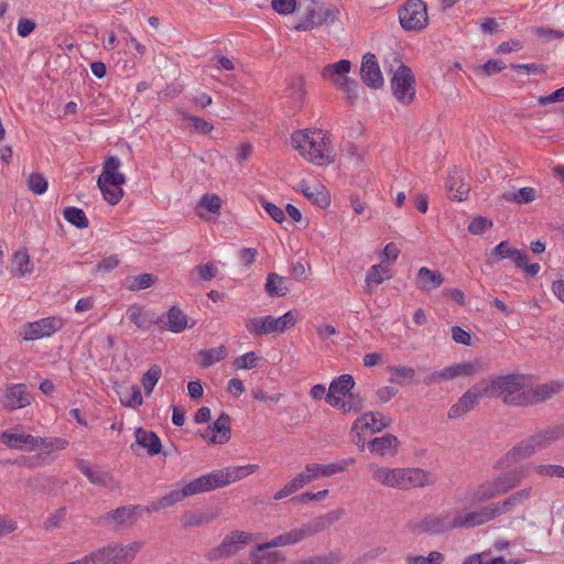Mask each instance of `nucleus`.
Listing matches in <instances>:
<instances>
[{"mask_svg": "<svg viewBox=\"0 0 564 564\" xmlns=\"http://www.w3.org/2000/svg\"><path fill=\"white\" fill-rule=\"evenodd\" d=\"M144 543L134 541L127 545L112 542L86 554V564H131Z\"/></svg>", "mask_w": 564, "mask_h": 564, "instance_id": "39448f33", "label": "nucleus"}, {"mask_svg": "<svg viewBox=\"0 0 564 564\" xmlns=\"http://www.w3.org/2000/svg\"><path fill=\"white\" fill-rule=\"evenodd\" d=\"M540 451H542V448L539 445L538 438L533 434L513 446L512 449L508 452L507 456L510 460L518 462L520 459L529 458Z\"/></svg>", "mask_w": 564, "mask_h": 564, "instance_id": "b1692460", "label": "nucleus"}, {"mask_svg": "<svg viewBox=\"0 0 564 564\" xmlns=\"http://www.w3.org/2000/svg\"><path fill=\"white\" fill-rule=\"evenodd\" d=\"M120 402L128 408L137 409L143 403L141 390L138 386L120 387L117 391Z\"/></svg>", "mask_w": 564, "mask_h": 564, "instance_id": "4c0bfd02", "label": "nucleus"}, {"mask_svg": "<svg viewBox=\"0 0 564 564\" xmlns=\"http://www.w3.org/2000/svg\"><path fill=\"white\" fill-rule=\"evenodd\" d=\"M346 469L345 466L339 464H310L307 465V471H310L312 476V480H316L321 477H329L334 474L341 473Z\"/></svg>", "mask_w": 564, "mask_h": 564, "instance_id": "37998d69", "label": "nucleus"}, {"mask_svg": "<svg viewBox=\"0 0 564 564\" xmlns=\"http://www.w3.org/2000/svg\"><path fill=\"white\" fill-rule=\"evenodd\" d=\"M296 323V318L292 312H286L282 316L273 317L271 315L262 317L249 318L246 322L247 330L256 336H267L273 333H284L292 328Z\"/></svg>", "mask_w": 564, "mask_h": 564, "instance_id": "0eeeda50", "label": "nucleus"}, {"mask_svg": "<svg viewBox=\"0 0 564 564\" xmlns=\"http://www.w3.org/2000/svg\"><path fill=\"white\" fill-rule=\"evenodd\" d=\"M433 482L432 476L420 468H397L395 488L408 490L424 487Z\"/></svg>", "mask_w": 564, "mask_h": 564, "instance_id": "dca6fc26", "label": "nucleus"}, {"mask_svg": "<svg viewBox=\"0 0 564 564\" xmlns=\"http://www.w3.org/2000/svg\"><path fill=\"white\" fill-rule=\"evenodd\" d=\"M516 248L511 247L508 241H501L498 243L490 253V259L488 261H499L502 259L511 258V252H513Z\"/></svg>", "mask_w": 564, "mask_h": 564, "instance_id": "4d7b16f0", "label": "nucleus"}, {"mask_svg": "<svg viewBox=\"0 0 564 564\" xmlns=\"http://www.w3.org/2000/svg\"><path fill=\"white\" fill-rule=\"evenodd\" d=\"M272 9L282 15H288L295 12L297 8L296 0H272Z\"/></svg>", "mask_w": 564, "mask_h": 564, "instance_id": "052dcab7", "label": "nucleus"}, {"mask_svg": "<svg viewBox=\"0 0 564 564\" xmlns=\"http://www.w3.org/2000/svg\"><path fill=\"white\" fill-rule=\"evenodd\" d=\"M393 62L398 64L391 78V87L394 97L402 104H410L415 95L414 76L410 67L399 61L395 53L391 54Z\"/></svg>", "mask_w": 564, "mask_h": 564, "instance_id": "6e6552de", "label": "nucleus"}, {"mask_svg": "<svg viewBox=\"0 0 564 564\" xmlns=\"http://www.w3.org/2000/svg\"><path fill=\"white\" fill-rule=\"evenodd\" d=\"M4 408L9 410H18L25 408L33 401V395L28 391L23 383L10 384L4 390Z\"/></svg>", "mask_w": 564, "mask_h": 564, "instance_id": "a211bd4d", "label": "nucleus"}, {"mask_svg": "<svg viewBox=\"0 0 564 564\" xmlns=\"http://www.w3.org/2000/svg\"><path fill=\"white\" fill-rule=\"evenodd\" d=\"M482 397H488L486 380L475 384L467 392H465L463 397L457 401V403L452 405L448 410V417L456 419L469 412L475 408L478 400Z\"/></svg>", "mask_w": 564, "mask_h": 564, "instance_id": "f8f14e48", "label": "nucleus"}, {"mask_svg": "<svg viewBox=\"0 0 564 564\" xmlns=\"http://www.w3.org/2000/svg\"><path fill=\"white\" fill-rule=\"evenodd\" d=\"M511 260L512 262L520 269L524 270V272L530 276H535L540 270L541 267L539 263H528V254L519 249H516L513 252H511Z\"/></svg>", "mask_w": 564, "mask_h": 564, "instance_id": "a18cd8bd", "label": "nucleus"}, {"mask_svg": "<svg viewBox=\"0 0 564 564\" xmlns=\"http://www.w3.org/2000/svg\"><path fill=\"white\" fill-rule=\"evenodd\" d=\"M184 498L182 490H173L159 499L155 509L169 508L174 503L182 501Z\"/></svg>", "mask_w": 564, "mask_h": 564, "instance_id": "e2e57ef3", "label": "nucleus"}, {"mask_svg": "<svg viewBox=\"0 0 564 564\" xmlns=\"http://www.w3.org/2000/svg\"><path fill=\"white\" fill-rule=\"evenodd\" d=\"M562 101H564V86L560 89H556L555 91L547 96H540L538 98V102L540 106H546L549 104Z\"/></svg>", "mask_w": 564, "mask_h": 564, "instance_id": "338daca9", "label": "nucleus"}, {"mask_svg": "<svg viewBox=\"0 0 564 564\" xmlns=\"http://www.w3.org/2000/svg\"><path fill=\"white\" fill-rule=\"evenodd\" d=\"M223 477L224 476L220 473V469L215 470L210 474L203 475V476L189 481L181 490L185 498L189 497V496L207 492L210 490H215L217 488L225 487Z\"/></svg>", "mask_w": 564, "mask_h": 564, "instance_id": "2eb2a0df", "label": "nucleus"}, {"mask_svg": "<svg viewBox=\"0 0 564 564\" xmlns=\"http://www.w3.org/2000/svg\"><path fill=\"white\" fill-rule=\"evenodd\" d=\"M68 446V441L61 437H40L37 443V449H41L40 458L45 463L50 464L54 460L52 454L55 451H63Z\"/></svg>", "mask_w": 564, "mask_h": 564, "instance_id": "a878e982", "label": "nucleus"}, {"mask_svg": "<svg viewBox=\"0 0 564 564\" xmlns=\"http://www.w3.org/2000/svg\"><path fill=\"white\" fill-rule=\"evenodd\" d=\"M227 356V349L224 345H220L210 349H203L198 352L199 364L203 368H208L216 362L225 359Z\"/></svg>", "mask_w": 564, "mask_h": 564, "instance_id": "a19ab883", "label": "nucleus"}, {"mask_svg": "<svg viewBox=\"0 0 564 564\" xmlns=\"http://www.w3.org/2000/svg\"><path fill=\"white\" fill-rule=\"evenodd\" d=\"M259 469L258 465L249 464L245 466H234L225 469H220L225 486L242 479L243 477L256 473Z\"/></svg>", "mask_w": 564, "mask_h": 564, "instance_id": "e433bc0d", "label": "nucleus"}, {"mask_svg": "<svg viewBox=\"0 0 564 564\" xmlns=\"http://www.w3.org/2000/svg\"><path fill=\"white\" fill-rule=\"evenodd\" d=\"M340 562V558L335 554L330 553L325 556H314L306 561L301 562L300 564H335Z\"/></svg>", "mask_w": 564, "mask_h": 564, "instance_id": "774afa93", "label": "nucleus"}, {"mask_svg": "<svg viewBox=\"0 0 564 564\" xmlns=\"http://www.w3.org/2000/svg\"><path fill=\"white\" fill-rule=\"evenodd\" d=\"M300 191L313 204L325 208L329 205V197L319 186H310L305 181L300 183Z\"/></svg>", "mask_w": 564, "mask_h": 564, "instance_id": "c9c22d12", "label": "nucleus"}, {"mask_svg": "<svg viewBox=\"0 0 564 564\" xmlns=\"http://www.w3.org/2000/svg\"><path fill=\"white\" fill-rule=\"evenodd\" d=\"M354 386L355 380L350 375H341L330 383L328 392L345 397L351 391Z\"/></svg>", "mask_w": 564, "mask_h": 564, "instance_id": "3c124183", "label": "nucleus"}, {"mask_svg": "<svg viewBox=\"0 0 564 564\" xmlns=\"http://www.w3.org/2000/svg\"><path fill=\"white\" fill-rule=\"evenodd\" d=\"M292 144L306 161L324 166L334 163L330 135L319 129L297 130L292 134Z\"/></svg>", "mask_w": 564, "mask_h": 564, "instance_id": "7ed1b4c3", "label": "nucleus"}, {"mask_svg": "<svg viewBox=\"0 0 564 564\" xmlns=\"http://www.w3.org/2000/svg\"><path fill=\"white\" fill-rule=\"evenodd\" d=\"M495 479H489L478 485L471 494V499L476 502L490 500L499 496Z\"/></svg>", "mask_w": 564, "mask_h": 564, "instance_id": "ea45409f", "label": "nucleus"}, {"mask_svg": "<svg viewBox=\"0 0 564 564\" xmlns=\"http://www.w3.org/2000/svg\"><path fill=\"white\" fill-rule=\"evenodd\" d=\"M388 371L392 375L390 381L401 384L403 380H413L415 370L409 366H390Z\"/></svg>", "mask_w": 564, "mask_h": 564, "instance_id": "603ef678", "label": "nucleus"}, {"mask_svg": "<svg viewBox=\"0 0 564 564\" xmlns=\"http://www.w3.org/2000/svg\"><path fill=\"white\" fill-rule=\"evenodd\" d=\"M288 279L278 273H269L265 281V292L270 296H284L290 288L286 285Z\"/></svg>", "mask_w": 564, "mask_h": 564, "instance_id": "58836bf2", "label": "nucleus"}, {"mask_svg": "<svg viewBox=\"0 0 564 564\" xmlns=\"http://www.w3.org/2000/svg\"><path fill=\"white\" fill-rule=\"evenodd\" d=\"M64 218L75 227L85 229L89 226L88 218L83 209L77 207H66L63 212Z\"/></svg>", "mask_w": 564, "mask_h": 564, "instance_id": "de8ad7c7", "label": "nucleus"}, {"mask_svg": "<svg viewBox=\"0 0 564 564\" xmlns=\"http://www.w3.org/2000/svg\"><path fill=\"white\" fill-rule=\"evenodd\" d=\"M258 360H259V358L257 357V355L253 351H249V352L236 358L234 361V366L237 369L249 370V369L257 367Z\"/></svg>", "mask_w": 564, "mask_h": 564, "instance_id": "bf43d9fd", "label": "nucleus"}, {"mask_svg": "<svg viewBox=\"0 0 564 564\" xmlns=\"http://www.w3.org/2000/svg\"><path fill=\"white\" fill-rule=\"evenodd\" d=\"M399 444L398 438L392 434H386L381 437H376L369 443L371 452L386 456L397 449Z\"/></svg>", "mask_w": 564, "mask_h": 564, "instance_id": "72a5a7b5", "label": "nucleus"}, {"mask_svg": "<svg viewBox=\"0 0 564 564\" xmlns=\"http://www.w3.org/2000/svg\"><path fill=\"white\" fill-rule=\"evenodd\" d=\"M134 436L135 444L145 448L150 456H154L161 452L162 444L155 433L145 431L143 429H137Z\"/></svg>", "mask_w": 564, "mask_h": 564, "instance_id": "c756f323", "label": "nucleus"}, {"mask_svg": "<svg viewBox=\"0 0 564 564\" xmlns=\"http://www.w3.org/2000/svg\"><path fill=\"white\" fill-rule=\"evenodd\" d=\"M13 271L19 275H24L32 272L33 265L30 260V256L25 250L17 251L12 260Z\"/></svg>", "mask_w": 564, "mask_h": 564, "instance_id": "09e8293b", "label": "nucleus"}, {"mask_svg": "<svg viewBox=\"0 0 564 564\" xmlns=\"http://www.w3.org/2000/svg\"><path fill=\"white\" fill-rule=\"evenodd\" d=\"M120 165L121 162L117 156H109L105 161L102 172L97 181L105 200L110 205L118 204L123 196L121 186L126 183V176L119 172Z\"/></svg>", "mask_w": 564, "mask_h": 564, "instance_id": "423d86ee", "label": "nucleus"}, {"mask_svg": "<svg viewBox=\"0 0 564 564\" xmlns=\"http://www.w3.org/2000/svg\"><path fill=\"white\" fill-rule=\"evenodd\" d=\"M535 197L536 194L533 187H522L518 192H507L501 195L503 200L517 204H529L533 202Z\"/></svg>", "mask_w": 564, "mask_h": 564, "instance_id": "c03bdc74", "label": "nucleus"}, {"mask_svg": "<svg viewBox=\"0 0 564 564\" xmlns=\"http://www.w3.org/2000/svg\"><path fill=\"white\" fill-rule=\"evenodd\" d=\"M525 476L523 468H517L508 473L498 475L495 479L499 494H506L511 489L518 487Z\"/></svg>", "mask_w": 564, "mask_h": 564, "instance_id": "cd10ccee", "label": "nucleus"}, {"mask_svg": "<svg viewBox=\"0 0 564 564\" xmlns=\"http://www.w3.org/2000/svg\"><path fill=\"white\" fill-rule=\"evenodd\" d=\"M215 434L212 435L210 443L225 444L230 438V416L223 412L210 426Z\"/></svg>", "mask_w": 564, "mask_h": 564, "instance_id": "7c9ffc66", "label": "nucleus"}, {"mask_svg": "<svg viewBox=\"0 0 564 564\" xmlns=\"http://www.w3.org/2000/svg\"><path fill=\"white\" fill-rule=\"evenodd\" d=\"M253 540L251 533L240 530L232 531L223 539L219 545L208 551L205 556L208 561L231 557Z\"/></svg>", "mask_w": 564, "mask_h": 564, "instance_id": "9d476101", "label": "nucleus"}, {"mask_svg": "<svg viewBox=\"0 0 564 564\" xmlns=\"http://www.w3.org/2000/svg\"><path fill=\"white\" fill-rule=\"evenodd\" d=\"M534 435L538 438L539 445L543 451L551 446L556 441L564 438V423L541 430L534 433Z\"/></svg>", "mask_w": 564, "mask_h": 564, "instance_id": "473e14b6", "label": "nucleus"}, {"mask_svg": "<svg viewBox=\"0 0 564 564\" xmlns=\"http://www.w3.org/2000/svg\"><path fill=\"white\" fill-rule=\"evenodd\" d=\"M399 20L405 30H421L427 24L426 4L422 0H408L399 11Z\"/></svg>", "mask_w": 564, "mask_h": 564, "instance_id": "9b49d317", "label": "nucleus"}, {"mask_svg": "<svg viewBox=\"0 0 564 564\" xmlns=\"http://www.w3.org/2000/svg\"><path fill=\"white\" fill-rule=\"evenodd\" d=\"M76 466L89 479L91 484L101 487L112 486V477L101 469L94 468L89 462L79 459Z\"/></svg>", "mask_w": 564, "mask_h": 564, "instance_id": "393cba45", "label": "nucleus"}, {"mask_svg": "<svg viewBox=\"0 0 564 564\" xmlns=\"http://www.w3.org/2000/svg\"><path fill=\"white\" fill-rule=\"evenodd\" d=\"M563 389V383L552 381L532 387L528 383L525 405L543 402L551 399Z\"/></svg>", "mask_w": 564, "mask_h": 564, "instance_id": "aec40b11", "label": "nucleus"}, {"mask_svg": "<svg viewBox=\"0 0 564 564\" xmlns=\"http://www.w3.org/2000/svg\"><path fill=\"white\" fill-rule=\"evenodd\" d=\"M340 405L344 413L358 412L362 409V401L358 394L349 393L348 399Z\"/></svg>", "mask_w": 564, "mask_h": 564, "instance_id": "69168bd1", "label": "nucleus"}, {"mask_svg": "<svg viewBox=\"0 0 564 564\" xmlns=\"http://www.w3.org/2000/svg\"><path fill=\"white\" fill-rule=\"evenodd\" d=\"M158 278L151 273H142L130 279L128 289L130 291H141L149 289L156 282Z\"/></svg>", "mask_w": 564, "mask_h": 564, "instance_id": "5fc2aeb1", "label": "nucleus"}, {"mask_svg": "<svg viewBox=\"0 0 564 564\" xmlns=\"http://www.w3.org/2000/svg\"><path fill=\"white\" fill-rule=\"evenodd\" d=\"M344 516V510H330L325 514L317 516L307 522L290 529L289 531L274 536L272 540L258 544L250 553L253 564H278L284 563L285 556L279 551H269L273 547L295 545L305 541L337 522Z\"/></svg>", "mask_w": 564, "mask_h": 564, "instance_id": "f03ea898", "label": "nucleus"}, {"mask_svg": "<svg viewBox=\"0 0 564 564\" xmlns=\"http://www.w3.org/2000/svg\"><path fill=\"white\" fill-rule=\"evenodd\" d=\"M199 207L206 208L209 213L217 214L221 208V199L217 195H204L199 200Z\"/></svg>", "mask_w": 564, "mask_h": 564, "instance_id": "680f3d73", "label": "nucleus"}, {"mask_svg": "<svg viewBox=\"0 0 564 564\" xmlns=\"http://www.w3.org/2000/svg\"><path fill=\"white\" fill-rule=\"evenodd\" d=\"M528 378L508 375L487 381L488 398H501L506 404L525 406Z\"/></svg>", "mask_w": 564, "mask_h": 564, "instance_id": "20e7f679", "label": "nucleus"}, {"mask_svg": "<svg viewBox=\"0 0 564 564\" xmlns=\"http://www.w3.org/2000/svg\"><path fill=\"white\" fill-rule=\"evenodd\" d=\"M29 188L37 195H41L47 189V181L42 174L32 173L28 178Z\"/></svg>", "mask_w": 564, "mask_h": 564, "instance_id": "13d9d810", "label": "nucleus"}, {"mask_svg": "<svg viewBox=\"0 0 564 564\" xmlns=\"http://www.w3.org/2000/svg\"><path fill=\"white\" fill-rule=\"evenodd\" d=\"M139 509V506L120 507L106 513L104 520L115 528L132 524L137 521V511Z\"/></svg>", "mask_w": 564, "mask_h": 564, "instance_id": "5701e85b", "label": "nucleus"}, {"mask_svg": "<svg viewBox=\"0 0 564 564\" xmlns=\"http://www.w3.org/2000/svg\"><path fill=\"white\" fill-rule=\"evenodd\" d=\"M492 226V221L486 217H477L473 219L468 226L469 232L473 235H481Z\"/></svg>", "mask_w": 564, "mask_h": 564, "instance_id": "0e129e2a", "label": "nucleus"}, {"mask_svg": "<svg viewBox=\"0 0 564 564\" xmlns=\"http://www.w3.org/2000/svg\"><path fill=\"white\" fill-rule=\"evenodd\" d=\"M39 442V436L19 432L18 429L0 432V443L10 449L33 452L37 449Z\"/></svg>", "mask_w": 564, "mask_h": 564, "instance_id": "f3484780", "label": "nucleus"}, {"mask_svg": "<svg viewBox=\"0 0 564 564\" xmlns=\"http://www.w3.org/2000/svg\"><path fill=\"white\" fill-rule=\"evenodd\" d=\"M392 420L379 412H367L360 415L352 425L354 430H370L372 433L381 432L390 426Z\"/></svg>", "mask_w": 564, "mask_h": 564, "instance_id": "412c9836", "label": "nucleus"}, {"mask_svg": "<svg viewBox=\"0 0 564 564\" xmlns=\"http://www.w3.org/2000/svg\"><path fill=\"white\" fill-rule=\"evenodd\" d=\"M446 189L451 199L463 202L467 199L470 186L465 182L463 173L454 169L448 175Z\"/></svg>", "mask_w": 564, "mask_h": 564, "instance_id": "4be33fe9", "label": "nucleus"}, {"mask_svg": "<svg viewBox=\"0 0 564 564\" xmlns=\"http://www.w3.org/2000/svg\"><path fill=\"white\" fill-rule=\"evenodd\" d=\"M350 62L340 59L337 63L328 64L322 69V76L336 84L350 101L357 98V83L347 75L350 72Z\"/></svg>", "mask_w": 564, "mask_h": 564, "instance_id": "1a4fd4ad", "label": "nucleus"}, {"mask_svg": "<svg viewBox=\"0 0 564 564\" xmlns=\"http://www.w3.org/2000/svg\"><path fill=\"white\" fill-rule=\"evenodd\" d=\"M329 19H333L332 11L318 6L314 0H311L304 9L303 19L293 26V30L310 31L323 25Z\"/></svg>", "mask_w": 564, "mask_h": 564, "instance_id": "ddd939ff", "label": "nucleus"}, {"mask_svg": "<svg viewBox=\"0 0 564 564\" xmlns=\"http://www.w3.org/2000/svg\"><path fill=\"white\" fill-rule=\"evenodd\" d=\"M530 495L531 489L525 488L516 491L502 501L477 509L453 507L440 514L426 516L417 524V529L421 533L431 535H440L453 530L474 529L511 512L516 507L523 505Z\"/></svg>", "mask_w": 564, "mask_h": 564, "instance_id": "f257e3e1", "label": "nucleus"}, {"mask_svg": "<svg viewBox=\"0 0 564 564\" xmlns=\"http://www.w3.org/2000/svg\"><path fill=\"white\" fill-rule=\"evenodd\" d=\"M533 471L541 477L564 478V467L553 464H540L533 466Z\"/></svg>", "mask_w": 564, "mask_h": 564, "instance_id": "6e6d98bb", "label": "nucleus"}, {"mask_svg": "<svg viewBox=\"0 0 564 564\" xmlns=\"http://www.w3.org/2000/svg\"><path fill=\"white\" fill-rule=\"evenodd\" d=\"M444 276L438 271L430 270L429 268H421L416 274V286L424 292H431L440 288L444 283Z\"/></svg>", "mask_w": 564, "mask_h": 564, "instance_id": "bb28decb", "label": "nucleus"}, {"mask_svg": "<svg viewBox=\"0 0 564 564\" xmlns=\"http://www.w3.org/2000/svg\"><path fill=\"white\" fill-rule=\"evenodd\" d=\"M127 314L130 322L133 323L139 329L149 330L152 323L154 322L153 318L142 310V307L137 305L130 306Z\"/></svg>", "mask_w": 564, "mask_h": 564, "instance_id": "79ce46f5", "label": "nucleus"}, {"mask_svg": "<svg viewBox=\"0 0 564 564\" xmlns=\"http://www.w3.org/2000/svg\"><path fill=\"white\" fill-rule=\"evenodd\" d=\"M360 76L362 82L370 88L377 89L383 85V76L376 56L367 53L361 62Z\"/></svg>", "mask_w": 564, "mask_h": 564, "instance_id": "6ab92c4d", "label": "nucleus"}, {"mask_svg": "<svg viewBox=\"0 0 564 564\" xmlns=\"http://www.w3.org/2000/svg\"><path fill=\"white\" fill-rule=\"evenodd\" d=\"M177 112L184 120H188L191 122V127L200 134H208L214 129V126L212 123L207 122L205 119L200 117L193 116L182 109L177 110Z\"/></svg>", "mask_w": 564, "mask_h": 564, "instance_id": "8fccbe9b", "label": "nucleus"}, {"mask_svg": "<svg viewBox=\"0 0 564 564\" xmlns=\"http://www.w3.org/2000/svg\"><path fill=\"white\" fill-rule=\"evenodd\" d=\"M156 323H165L170 332L181 333L187 327V316L180 307L172 306L166 316L159 317Z\"/></svg>", "mask_w": 564, "mask_h": 564, "instance_id": "c85d7f7f", "label": "nucleus"}, {"mask_svg": "<svg viewBox=\"0 0 564 564\" xmlns=\"http://www.w3.org/2000/svg\"><path fill=\"white\" fill-rule=\"evenodd\" d=\"M456 365L445 367L442 370L434 371L424 378L425 384H440L444 381L453 380L458 377Z\"/></svg>", "mask_w": 564, "mask_h": 564, "instance_id": "49530a36", "label": "nucleus"}, {"mask_svg": "<svg viewBox=\"0 0 564 564\" xmlns=\"http://www.w3.org/2000/svg\"><path fill=\"white\" fill-rule=\"evenodd\" d=\"M368 469L375 481L387 487L395 488L397 468H389L384 466H379L377 464H369Z\"/></svg>", "mask_w": 564, "mask_h": 564, "instance_id": "2f4dec72", "label": "nucleus"}, {"mask_svg": "<svg viewBox=\"0 0 564 564\" xmlns=\"http://www.w3.org/2000/svg\"><path fill=\"white\" fill-rule=\"evenodd\" d=\"M390 269L384 264L372 265L366 275L367 292L372 293V290L381 284L384 280H389Z\"/></svg>", "mask_w": 564, "mask_h": 564, "instance_id": "f704fd0d", "label": "nucleus"}, {"mask_svg": "<svg viewBox=\"0 0 564 564\" xmlns=\"http://www.w3.org/2000/svg\"><path fill=\"white\" fill-rule=\"evenodd\" d=\"M162 370L158 365H153L142 377V386L145 394L150 395L161 378Z\"/></svg>", "mask_w": 564, "mask_h": 564, "instance_id": "864d4df0", "label": "nucleus"}, {"mask_svg": "<svg viewBox=\"0 0 564 564\" xmlns=\"http://www.w3.org/2000/svg\"><path fill=\"white\" fill-rule=\"evenodd\" d=\"M64 325L61 317H45L40 321L28 323L23 327V338L25 340H35L48 337L59 330Z\"/></svg>", "mask_w": 564, "mask_h": 564, "instance_id": "4468645a", "label": "nucleus"}]
</instances>
